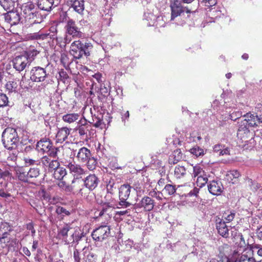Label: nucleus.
Segmentation results:
<instances>
[{
    "mask_svg": "<svg viewBox=\"0 0 262 262\" xmlns=\"http://www.w3.org/2000/svg\"><path fill=\"white\" fill-rule=\"evenodd\" d=\"M92 48L93 46L90 42H82L77 40L71 43L70 54L75 59H80L83 56L87 57L90 55Z\"/></svg>",
    "mask_w": 262,
    "mask_h": 262,
    "instance_id": "nucleus-1",
    "label": "nucleus"
},
{
    "mask_svg": "<svg viewBox=\"0 0 262 262\" xmlns=\"http://www.w3.org/2000/svg\"><path fill=\"white\" fill-rule=\"evenodd\" d=\"M2 142L4 147L8 149H13L17 147L19 138L15 129L6 128L2 134Z\"/></svg>",
    "mask_w": 262,
    "mask_h": 262,
    "instance_id": "nucleus-2",
    "label": "nucleus"
},
{
    "mask_svg": "<svg viewBox=\"0 0 262 262\" xmlns=\"http://www.w3.org/2000/svg\"><path fill=\"white\" fill-rule=\"evenodd\" d=\"M15 171L18 179L24 182L35 181L41 174L40 169L37 167H31L27 172L23 167H18Z\"/></svg>",
    "mask_w": 262,
    "mask_h": 262,
    "instance_id": "nucleus-3",
    "label": "nucleus"
},
{
    "mask_svg": "<svg viewBox=\"0 0 262 262\" xmlns=\"http://www.w3.org/2000/svg\"><path fill=\"white\" fill-rule=\"evenodd\" d=\"M171 8V20H173L175 18L182 17L184 14L185 11L187 13L190 12L187 8L182 6L181 3L179 0H172L170 3Z\"/></svg>",
    "mask_w": 262,
    "mask_h": 262,
    "instance_id": "nucleus-4",
    "label": "nucleus"
},
{
    "mask_svg": "<svg viewBox=\"0 0 262 262\" xmlns=\"http://www.w3.org/2000/svg\"><path fill=\"white\" fill-rule=\"evenodd\" d=\"M111 228L109 226H101L95 229L92 233L94 241L102 242L106 239L110 235Z\"/></svg>",
    "mask_w": 262,
    "mask_h": 262,
    "instance_id": "nucleus-5",
    "label": "nucleus"
},
{
    "mask_svg": "<svg viewBox=\"0 0 262 262\" xmlns=\"http://www.w3.org/2000/svg\"><path fill=\"white\" fill-rule=\"evenodd\" d=\"M66 33L72 36L74 38H82L84 35L80 29L77 26L74 20L72 19L68 20L65 26Z\"/></svg>",
    "mask_w": 262,
    "mask_h": 262,
    "instance_id": "nucleus-6",
    "label": "nucleus"
},
{
    "mask_svg": "<svg viewBox=\"0 0 262 262\" xmlns=\"http://www.w3.org/2000/svg\"><path fill=\"white\" fill-rule=\"evenodd\" d=\"M47 76L46 70L40 67L33 68L30 72V78L33 82L43 81Z\"/></svg>",
    "mask_w": 262,
    "mask_h": 262,
    "instance_id": "nucleus-7",
    "label": "nucleus"
},
{
    "mask_svg": "<svg viewBox=\"0 0 262 262\" xmlns=\"http://www.w3.org/2000/svg\"><path fill=\"white\" fill-rule=\"evenodd\" d=\"M154 201L149 196H145L134 205L135 209H141L144 211H149L154 208Z\"/></svg>",
    "mask_w": 262,
    "mask_h": 262,
    "instance_id": "nucleus-8",
    "label": "nucleus"
},
{
    "mask_svg": "<svg viewBox=\"0 0 262 262\" xmlns=\"http://www.w3.org/2000/svg\"><path fill=\"white\" fill-rule=\"evenodd\" d=\"M13 68L17 71L21 72L30 65V60L26 56L20 55L15 57L13 61Z\"/></svg>",
    "mask_w": 262,
    "mask_h": 262,
    "instance_id": "nucleus-9",
    "label": "nucleus"
},
{
    "mask_svg": "<svg viewBox=\"0 0 262 262\" xmlns=\"http://www.w3.org/2000/svg\"><path fill=\"white\" fill-rule=\"evenodd\" d=\"M248 126L246 122L244 120H242L239 124V128L237 133V136L243 142L247 143L251 136V133L248 128Z\"/></svg>",
    "mask_w": 262,
    "mask_h": 262,
    "instance_id": "nucleus-10",
    "label": "nucleus"
},
{
    "mask_svg": "<svg viewBox=\"0 0 262 262\" xmlns=\"http://www.w3.org/2000/svg\"><path fill=\"white\" fill-rule=\"evenodd\" d=\"M64 166L69 169L70 173L75 177H79L85 174L86 172V170L83 169L81 166L75 162L65 161Z\"/></svg>",
    "mask_w": 262,
    "mask_h": 262,
    "instance_id": "nucleus-11",
    "label": "nucleus"
},
{
    "mask_svg": "<svg viewBox=\"0 0 262 262\" xmlns=\"http://www.w3.org/2000/svg\"><path fill=\"white\" fill-rule=\"evenodd\" d=\"M60 1L61 0H37V6L42 10L49 11L52 7L57 6Z\"/></svg>",
    "mask_w": 262,
    "mask_h": 262,
    "instance_id": "nucleus-12",
    "label": "nucleus"
},
{
    "mask_svg": "<svg viewBox=\"0 0 262 262\" xmlns=\"http://www.w3.org/2000/svg\"><path fill=\"white\" fill-rule=\"evenodd\" d=\"M25 21L28 25H33L35 24H40L43 20V18L37 10L24 16Z\"/></svg>",
    "mask_w": 262,
    "mask_h": 262,
    "instance_id": "nucleus-13",
    "label": "nucleus"
},
{
    "mask_svg": "<svg viewBox=\"0 0 262 262\" xmlns=\"http://www.w3.org/2000/svg\"><path fill=\"white\" fill-rule=\"evenodd\" d=\"M244 117L245 118L244 120L246 122L248 126H258L262 123V118L255 114L247 113L244 116Z\"/></svg>",
    "mask_w": 262,
    "mask_h": 262,
    "instance_id": "nucleus-14",
    "label": "nucleus"
},
{
    "mask_svg": "<svg viewBox=\"0 0 262 262\" xmlns=\"http://www.w3.org/2000/svg\"><path fill=\"white\" fill-rule=\"evenodd\" d=\"M82 181L84 186L90 191L95 189L99 182L98 178L95 174H90Z\"/></svg>",
    "mask_w": 262,
    "mask_h": 262,
    "instance_id": "nucleus-15",
    "label": "nucleus"
},
{
    "mask_svg": "<svg viewBox=\"0 0 262 262\" xmlns=\"http://www.w3.org/2000/svg\"><path fill=\"white\" fill-rule=\"evenodd\" d=\"M208 189L210 193L214 195L221 194L223 190V186L220 181H212L208 185Z\"/></svg>",
    "mask_w": 262,
    "mask_h": 262,
    "instance_id": "nucleus-16",
    "label": "nucleus"
},
{
    "mask_svg": "<svg viewBox=\"0 0 262 262\" xmlns=\"http://www.w3.org/2000/svg\"><path fill=\"white\" fill-rule=\"evenodd\" d=\"M91 156L92 154L90 150L85 147H82L79 149L76 158L78 162L84 163L86 162L88 159H90Z\"/></svg>",
    "mask_w": 262,
    "mask_h": 262,
    "instance_id": "nucleus-17",
    "label": "nucleus"
},
{
    "mask_svg": "<svg viewBox=\"0 0 262 262\" xmlns=\"http://www.w3.org/2000/svg\"><path fill=\"white\" fill-rule=\"evenodd\" d=\"M109 198L108 202H102L101 205V209L99 213V216H101L103 215L110 214V211H111V208L113 207V199L111 194H106L105 198Z\"/></svg>",
    "mask_w": 262,
    "mask_h": 262,
    "instance_id": "nucleus-18",
    "label": "nucleus"
},
{
    "mask_svg": "<svg viewBox=\"0 0 262 262\" xmlns=\"http://www.w3.org/2000/svg\"><path fill=\"white\" fill-rule=\"evenodd\" d=\"M5 19L11 25H15L19 23L20 16L17 11L10 10L5 14Z\"/></svg>",
    "mask_w": 262,
    "mask_h": 262,
    "instance_id": "nucleus-19",
    "label": "nucleus"
},
{
    "mask_svg": "<svg viewBox=\"0 0 262 262\" xmlns=\"http://www.w3.org/2000/svg\"><path fill=\"white\" fill-rule=\"evenodd\" d=\"M53 146L51 141L48 138H42L37 142L36 144L37 150L43 154L46 153Z\"/></svg>",
    "mask_w": 262,
    "mask_h": 262,
    "instance_id": "nucleus-20",
    "label": "nucleus"
},
{
    "mask_svg": "<svg viewBox=\"0 0 262 262\" xmlns=\"http://www.w3.org/2000/svg\"><path fill=\"white\" fill-rule=\"evenodd\" d=\"M69 4L71 8L79 14H83L84 10V2L83 0H69Z\"/></svg>",
    "mask_w": 262,
    "mask_h": 262,
    "instance_id": "nucleus-21",
    "label": "nucleus"
},
{
    "mask_svg": "<svg viewBox=\"0 0 262 262\" xmlns=\"http://www.w3.org/2000/svg\"><path fill=\"white\" fill-rule=\"evenodd\" d=\"M216 227L219 233L224 237H228L229 236V229L226 223L222 220L219 219L216 220Z\"/></svg>",
    "mask_w": 262,
    "mask_h": 262,
    "instance_id": "nucleus-22",
    "label": "nucleus"
},
{
    "mask_svg": "<svg viewBox=\"0 0 262 262\" xmlns=\"http://www.w3.org/2000/svg\"><path fill=\"white\" fill-rule=\"evenodd\" d=\"M70 133V129L68 127H62L58 130L56 135V142L62 143L68 138Z\"/></svg>",
    "mask_w": 262,
    "mask_h": 262,
    "instance_id": "nucleus-23",
    "label": "nucleus"
},
{
    "mask_svg": "<svg viewBox=\"0 0 262 262\" xmlns=\"http://www.w3.org/2000/svg\"><path fill=\"white\" fill-rule=\"evenodd\" d=\"M131 189V186L128 184L122 185L119 188V198L127 200L130 195Z\"/></svg>",
    "mask_w": 262,
    "mask_h": 262,
    "instance_id": "nucleus-24",
    "label": "nucleus"
},
{
    "mask_svg": "<svg viewBox=\"0 0 262 262\" xmlns=\"http://www.w3.org/2000/svg\"><path fill=\"white\" fill-rule=\"evenodd\" d=\"M21 15L24 16L29 13H32L37 10L35 5L32 2H28L24 4L21 7Z\"/></svg>",
    "mask_w": 262,
    "mask_h": 262,
    "instance_id": "nucleus-25",
    "label": "nucleus"
},
{
    "mask_svg": "<svg viewBox=\"0 0 262 262\" xmlns=\"http://www.w3.org/2000/svg\"><path fill=\"white\" fill-rule=\"evenodd\" d=\"M240 176L241 174L236 170L228 171L226 174L228 181L232 184L237 183L239 181L238 179Z\"/></svg>",
    "mask_w": 262,
    "mask_h": 262,
    "instance_id": "nucleus-26",
    "label": "nucleus"
},
{
    "mask_svg": "<svg viewBox=\"0 0 262 262\" xmlns=\"http://www.w3.org/2000/svg\"><path fill=\"white\" fill-rule=\"evenodd\" d=\"M91 126L85 121L84 123H81L76 128L75 131L78 132L79 136L81 137H87V133L90 130Z\"/></svg>",
    "mask_w": 262,
    "mask_h": 262,
    "instance_id": "nucleus-27",
    "label": "nucleus"
},
{
    "mask_svg": "<svg viewBox=\"0 0 262 262\" xmlns=\"http://www.w3.org/2000/svg\"><path fill=\"white\" fill-rule=\"evenodd\" d=\"M79 117L80 115L78 113H70L63 115L62 119L64 122L70 124L78 120Z\"/></svg>",
    "mask_w": 262,
    "mask_h": 262,
    "instance_id": "nucleus-28",
    "label": "nucleus"
},
{
    "mask_svg": "<svg viewBox=\"0 0 262 262\" xmlns=\"http://www.w3.org/2000/svg\"><path fill=\"white\" fill-rule=\"evenodd\" d=\"M8 185V182L4 179H0V196L4 198H8L11 196L10 193L5 190Z\"/></svg>",
    "mask_w": 262,
    "mask_h": 262,
    "instance_id": "nucleus-29",
    "label": "nucleus"
},
{
    "mask_svg": "<svg viewBox=\"0 0 262 262\" xmlns=\"http://www.w3.org/2000/svg\"><path fill=\"white\" fill-rule=\"evenodd\" d=\"M67 174L66 169L62 167H58L54 172L53 176L55 179L62 180Z\"/></svg>",
    "mask_w": 262,
    "mask_h": 262,
    "instance_id": "nucleus-30",
    "label": "nucleus"
},
{
    "mask_svg": "<svg viewBox=\"0 0 262 262\" xmlns=\"http://www.w3.org/2000/svg\"><path fill=\"white\" fill-rule=\"evenodd\" d=\"M62 148H59V147H56L52 146V147L47 151L46 153L47 154V156L50 157L51 158H53L54 159H58V156H59V152L61 151Z\"/></svg>",
    "mask_w": 262,
    "mask_h": 262,
    "instance_id": "nucleus-31",
    "label": "nucleus"
},
{
    "mask_svg": "<svg viewBox=\"0 0 262 262\" xmlns=\"http://www.w3.org/2000/svg\"><path fill=\"white\" fill-rule=\"evenodd\" d=\"M186 173V169L183 166L178 165L176 166L174 170V175L177 179L183 177Z\"/></svg>",
    "mask_w": 262,
    "mask_h": 262,
    "instance_id": "nucleus-32",
    "label": "nucleus"
},
{
    "mask_svg": "<svg viewBox=\"0 0 262 262\" xmlns=\"http://www.w3.org/2000/svg\"><path fill=\"white\" fill-rule=\"evenodd\" d=\"M0 5L5 10H13L15 3L12 0H0Z\"/></svg>",
    "mask_w": 262,
    "mask_h": 262,
    "instance_id": "nucleus-33",
    "label": "nucleus"
},
{
    "mask_svg": "<svg viewBox=\"0 0 262 262\" xmlns=\"http://www.w3.org/2000/svg\"><path fill=\"white\" fill-rule=\"evenodd\" d=\"M5 88L8 93L17 92V84L16 82L9 81L5 85Z\"/></svg>",
    "mask_w": 262,
    "mask_h": 262,
    "instance_id": "nucleus-34",
    "label": "nucleus"
},
{
    "mask_svg": "<svg viewBox=\"0 0 262 262\" xmlns=\"http://www.w3.org/2000/svg\"><path fill=\"white\" fill-rule=\"evenodd\" d=\"M163 193L165 195H171L176 192V188L175 185L171 184H166L162 190Z\"/></svg>",
    "mask_w": 262,
    "mask_h": 262,
    "instance_id": "nucleus-35",
    "label": "nucleus"
},
{
    "mask_svg": "<svg viewBox=\"0 0 262 262\" xmlns=\"http://www.w3.org/2000/svg\"><path fill=\"white\" fill-rule=\"evenodd\" d=\"M81 184V181L77 178H74L72 181L70 187L72 188V192L75 190L79 193L82 194V189L78 187Z\"/></svg>",
    "mask_w": 262,
    "mask_h": 262,
    "instance_id": "nucleus-36",
    "label": "nucleus"
},
{
    "mask_svg": "<svg viewBox=\"0 0 262 262\" xmlns=\"http://www.w3.org/2000/svg\"><path fill=\"white\" fill-rule=\"evenodd\" d=\"M59 148H62L61 151H60L58 160H60L61 162L64 164L65 162L64 160H66V158L68 157L67 154L70 151V149L69 148H66L63 146H59Z\"/></svg>",
    "mask_w": 262,
    "mask_h": 262,
    "instance_id": "nucleus-37",
    "label": "nucleus"
},
{
    "mask_svg": "<svg viewBox=\"0 0 262 262\" xmlns=\"http://www.w3.org/2000/svg\"><path fill=\"white\" fill-rule=\"evenodd\" d=\"M119 200L120 201L117 205V208H127L130 207L132 209H135L134 205L127 202V200H123L121 198H119Z\"/></svg>",
    "mask_w": 262,
    "mask_h": 262,
    "instance_id": "nucleus-38",
    "label": "nucleus"
},
{
    "mask_svg": "<svg viewBox=\"0 0 262 262\" xmlns=\"http://www.w3.org/2000/svg\"><path fill=\"white\" fill-rule=\"evenodd\" d=\"M84 163L86 164L87 167L89 170H92L95 169L97 162V160L92 155L90 157V159H88L86 162Z\"/></svg>",
    "mask_w": 262,
    "mask_h": 262,
    "instance_id": "nucleus-39",
    "label": "nucleus"
},
{
    "mask_svg": "<svg viewBox=\"0 0 262 262\" xmlns=\"http://www.w3.org/2000/svg\"><path fill=\"white\" fill-rule=\"evenodd\" d=\"M189 151L196 157H202L205 154L204 149L199 146H195L191 148Z\"/></svg>",
    "mask_w": 262,
    "mask_h": 262,
    "instance_id": "nucleus-40",
    "label": "nucleus"
},
{
    "mask_svg": "<svg viewBox=\"0 0 262 262\" xmlns=\"http://www.w3.org/2000/svg\"><path fill=\"white\" fill-rule=\"evenodd\" d=\"M207 176L206 174H204L203 175L199 176L198 177L196 182L198 186L202 187L207 183Z\"/></svg>",
    "mask_w": 262,
    "mask_h": 262,
    "instance_id": "nucleus-41",
    "label": "nucleus"
},
{
    "mask_svg": "<svg viewBox=\"0 0 262 262\" xmlns=\"http://www.w3.org/2000/svg\"><path fill=\"white\" fill-rule=\"evenodd\" d=\"M58 186L63 190L68 192H72V188L70 187V184L67 183L65 181L62 180L58 184Z\"/></svg>",
    "mask_w": 262,
    "mask_h": 262,
    "instance_id": "nucleus-42",
    "label": "nucleus"
},
{
    "mask_svg": "<svg viewBox=\"0 0 262 262\" xmlns=\"http://www.w3.org/2000/svg\"><path fill=\"white\" fill-rule=\"evenodd\" d=\"M38 53V52L35 49L29 50L26 52L24 56H26L30 60V63L34 59V57L36 56Z\"/></svg>",
    "mask_w": 262,
    "mask_h": 262,
    "instance_id": "nucleus-43",
    "label": "nucleus"
},
{
    "mask_svg": "<svg viewBox=\"0 0 262 262\" xmlns=\"http://www.w3.org/2000/svg\"><path fill=\"white\" fill-rule=\"evenodd\" d=\"M205 174L204 170L200 165H195L193 167V176L194 177H199V176Z\"/></svg>",
    "mask_w": 262,
    "mask_h": 262,
    "instance_id": "nucleus-44",
    "label": "nucleus"
},
{
    "mask_svg": "<svg viewBox=\"0 0 262 262\" xmlns=\"http://www.w3.org/2000/svg\"><path fill=\"white\" fill-rule=\"evenodd\" d=\"M58 159H52L49 165L47 167H48L49 170H55L60 165L58 161Z\"/></svg>",
    "mask_w": 262,
    "mask_h": 262,
    "instance_id": "nucleus-45",
    "label": "nucleus"
},
{
    "mask_svg": "<svg viewBox=\"0 0 262 262\" xmlns=\"http://www.w3.org/2000/svg\"><path fill=\"white\" fill-rule=\"evenodd\" d=\"M56 212L58 215H61L63 216L65 215H69L70 214V212L69 210H67L66 209L61 206L57 207L56 210Z\"/></svg>",
    "mask_w": 262,
    "mask_h": 262,
    "instance_id": "nucleus-46",
    "label": "nucleus"
},
{
    "mask_svg": "<svg viewBox=\"0 0 262 262\" xmlns=\"http://www.w3.org/2000/svg\"><path fill=\"white\" fill-rule=\"evenodd\" d=\"M102 117V115L100 114V117L95 116L93 118V121L95 127H101V126L104 124L103 120L101 119Z\"/></svg>",
    "mask_w": 262,
    "mask_h": 262,
    "instance_id": "nucleus-47",
    "label": "nucleus"
},
{
    "mask_svg": "<svg viewBox=\"0 0 262 262\" xmlns=\"http://www.w3.org/2000/svg\"><path fill=\"white\" fill-rule=\"evenodd\" d=\"M8 98L6 94H0V107H4L8 105Z\"/></svg>",
    "mask_w": 262,
    "mask_h": 262,
    "instance_id": "nucleus-48",
    "label": "nucleus"
},
{
    "mask_svg": "<svg viewBox=\"0 0 262 262\" xmlns=\"http://www.w3.org/2000/svg\"><path fill=\"white\" fill-rule=\"evenodd\" d=\"M251 257L248 256L247 253H243L239 255L236 259V262H247Z\"/></svg>",
    "mask_w": 262,
    "mask_h": 262,
    "instance_id": "nucleus-49",
    "label": "nucleus"
},
{
    "mask_svg": "<svg viewBox=\"0 0 262 262\" xmlns=\"http://www.w3.org/2000/svg\"><path fill=\"white\" fill-rule=\"evenodd\" d=\"M59 78L63 82L66 83L69 79V76L67 73L63 70H61L59 72Z\"/></svg>",
    "mask_w": 262,
    "mask_h": 262,
    "instance_id": "nucleus-50",
    "label": "nucleus"
},
{
    "mask_svg": "<svg viewBox=\"0 0 262 262\" xmlns=\"http://www.w3.org/2000/svg\"><path fill=\"white\" fill-rule=\"evenodd\" d=\"M51 159L47 155L43 156L40 159V162L43 166L47 167L51 162Z\"/></svg>",
    "mask_w": 262,
    "mask_h": 262,
    "instance_id": "nucleus-51",
    "label": "nucleus"
},
{
    "mask_svg": "<svg viewBox=\"0 0 262 262\" xmlns=\"http://www.w3.org/2000/svg\"><path fill=\"white\" fill-rule=\"evenodd\" d=\"M206 262H228V260L225 257L218 256L217 258L208 259Z\"/></svg>",
    "mask_w": 262,
    "mask_h": 262,
    "instance_id": "nucleus-52",
    "label": "nucleus"
},
{
    "mask_svg": "<svg viewBox=\"0 0 262 262\" xmlns=\"http://www.w3.org/2000/svg\"><path fill=\"white\" fill-rule=\"evenodd\" d=\"M9 235V233L8 232L5 231L2 236L0 237V244L8 243L10 242V238L8 237Z\"/></svg>",
    "mask_w": 262,
    "mask_h": 262,
    "instance_id": "nucleus-53",
    "label": "nucleus"
},
{
    "mask_svg": "<svg viewBox=\"0 0 262 262\" xmlns=\"http://www.w3.org/2000/svg\"><path fill=\"white\" fill-rule=\"evenodd\" d=\"M24 161L25 164H26V166L34 165L36 164V163L37 162V161H35V160L31 159L29 157L24 158Z\"/></svg>",
    "mask_w": 262,
    "mask_h": 262,
    "instance_id": "nucleus-54",
    "label": "nucleus"
},
{
    "mask_svg": "<svg viewBox=\"0 0 262 262\" xmlns=\"http://www.w3.org/2000/svg\"><path fill=\"white\" fill-rule=\"evenodd\" d=\"M115 185L114 180H110L106 185V189L107 191V194H111L112 195V191L113 190V188Z\"/></svg>",
    "mask_w": 262,
    "mask_h": 262,
    "instance_id": "nucleus-55",
    "label": "nucleus"
},
{
    "mask_svg": "<svg viewBox=\"0 0 262 262\" xmlns=\"http://www.w3.org/2000/svg\"><path fill=\"white\" fill-rule=\"evenodd\" d=\"M145 17H146V19L148 21H149L150 20V21H149V24H148V25L149 26H154L155 25L154 21L156 19V16L155 15H154L152 14L148 13L147 15H145Z\"/></svg>",
    "mask_w": 262,
    "mask_h": 262,
    "instance_id": "nucleus-56",
    "label": "nucleus"
},
{
    "mask_svg": "<svg viewBox=\"0 0 262 262\" xmlns=\"http://www.w3.org/2000/svg\"><path fill=\"white\" fill-rule=\"evenodd\" d=\"M201 2L204 3V5L206 7H211L215 5L216 0H201Z\"/></svg>",
    "mask_w": 262,
    "mask_h": 262,
    "instance_id": "nucleus-57",
    "label": "nucleus"
},
{
    "mask_svg": "<svg viewBox=\"0 0 262 262\" xmlns=\"http://www.w3.org/2000/svg\"><path fill=\"white\" fill-rule=\"evenodd\" d=\"M249 239L248 240L247 243V247L250 250H253L254 249H258L259 250L262 246L259 244H250L249 243Z\"/></svg>",
    "mask_w": 262,
    "mask_h": 262,
    "instance_id": "nucleus-58",
    "label": "nucleus"
},
{
    "mask_svg": "<svg viewBox=\"0 0 262 262\" xmlns=\"http://www.w3.org/2000/svg\"><path fill=\"white\" fill-rule=\"evenodd\" d=\"M70 229H71V227L69 226H68V225H66L60 230V234L63 236H67L68 235V232L70 230Z\"/></svg>",
    "mask_w": 262,
    "mask_h": 262,
    "instance_id": "nucleus-59",
    "label": "nucleus"
},
{
    "mask_svg": "<svg viewBox=\"0 0 262 262\" xmlns=\"http://www.w3.org/2000/svg\"><path fill=\"white\" fill-rule=\"evenodd\" d=\"M47 36V35L45 34H40L39 32L34 33L31 37L32 39H43Z\"/></svg>",
    "mask_w": 262,
    "mask_h": 262,
    "instance_id": "nucleus-60",
    "label": "nucleus"
},
{
    "mask_svg": "<svg viewBox=\"0 0 262 262\" xmlns=\"http://www.w3.org/2000/svg\"><path fill=\"white\" fill-rule=\"evenodd\" d=\"M73 257L74 258L75 262H80V253L78 250L75 249L74 251Z\"/></svg>",
    "mask_w": 262,
    "mask_h": 262,
    "instance_id": "nucleus-61",
    "label": "nucleus"
},
{
    "mask_svg": "<svg viewBox=\"0 0 262 262\" xmlns=\"http://www.w3.org/2000/svg\"><path fill=\"white\" fill-rule=\"evenodd\" d=\"M226 214V213H225L224 214V215H225V220L228 222H230L231 221H232L234 217H235V213L233 212H230V214H229L228 215H227L226 216H225V215Z\"/></svg>",
    "mask_w": 262,
    "mask_h": 262,
    "instance_id": "nucleus-62",
    "label": "nucleus"
},
{
    "mask_svg": "<svg viewBox=\"0 0 262 262\" xmlns=\"http://www.w3.org/2000/svg\"><path fill=\"white\" fill-rule=\"evenodd\" d=\"M27 229L31 231L32 236L33 237L35 233V230L32 222L27 224Z\"/></svg>",
    "mask_w": 262,
    "mask_h": 262,
    "instance_id": "nucleus-63",
    "label": "nucleus"
},
{
    "mask_svg": "<svg viewBox=\"0 0 262 262\" xmlns=\"http://www.w3.org/2000/svg\"><path fill=\"white\" fill-rule=\"evenodd\" d=\"M131 208H129L127 209L121 210L118 212V214L120 215H127L128 216L130 215Z\"/></svg>",
    "mask_w": 262,
    "mask_h": 262,
    "instance_id": "nucleus-64",
    "label": "nucleus"
}]
</instances>
